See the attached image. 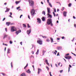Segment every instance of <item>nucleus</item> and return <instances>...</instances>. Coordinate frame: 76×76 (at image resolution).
I'll return each mask as SVG.
<instances>
[{
	"label": "nucleus",
	"mask_w": 76,
	"mask_h": 76,
	"mask_svg": "<svg viewBox=\"0 0 76 76\" xmlns=\"http://www.w3.org/2000/svg\"><path fill=\"white\" fill-rule=\"evenodd\" d=\"M46 41H47V42H49L50 41V40L48 39H47L46 40Z\"/></svg>",
	"instance_id": "obj_31"
},
{
	"label": "nucleus",
	"mask_w": 76,
	"mask_h": 76,
	"mask_svg": "<svg viewBox=\"0 0 76 76\" xmlns=\"http://www.w3.org/2000/svg\"><path fill=\"white\" fill-rule=\"evenodd\" d=\"M71 6H72V4L69 3V4L68 6L69 7H71Z\"/></svg>",
	"instance_id": "obj_30"
},
{
	"label": "nucleus",
	"mask_w": 76,
	"mask_h": 76,
	"mask_svg": "<svg viewBox=\"0 0 76 76\" xmlns=\"http://www.w3.org/2000/svg\"><path fill=\"white\" fill-rule=\"evenodd\" d=\"M42 14L44 15H45V11H43L42 12Z\"/></svg>",
	"instance_id": "obj_27"
},
{
	"label": "nucleus",
	"mask_w": 76,
	"mask_h": 76,
	"mask_svg": "<svg viewBox=\"0 0 76 76\" xmlns=\"http://www.w3.org/2000/svg\"><path fill=\"white\" fill-rule=\"evenodd\" d=\"M7 37V35L6 34L4 35V37L3 39H4V38H6Z\"/></svg>",
	"instance_id": "obj_22"
},
{
	"label": "nucleus",
	"mask_w": 76,
	"mask_h": 76,
	"mask_svg": "<svg viewBox=\"0 0 76 76\" xmlns=\"http://www.w3.org/2000/svg\"><path fill=\"white\" fill-rule=\"evenodd\" d=\"M19 9V7H17V9Z\"/></svg>",
	"instance_id": "obj_59"
},
{
	"label": "nucleus",
	"mask_w": 76,
	"mask_h": 76,
	"mask_svg": "<svg viewBox=\"0 0 76 76\" xmlns=\"http://www.w3.org/2000/svg\"><path fill=\"white\" fill-rule=\"evenodd\" d=\"M7 4V3H4V5H6Z\"/></svg>",
	"instance_id": "obj_55"
},
{
	"label": "nucleus",
	"mask_w": 76,
	"mask_h": 76,
	"mask_svg": "<svg viewBox=\"0 0 76 76\" xmlns=\"http://www.w3.org/2000/svg\"><path fill=\"white\" fill-rule=\"evenodd\" d=\"M61 39H64V37H61Z\"/></svg>",
	"instance_id": "obj_44"
},
{
	"label": "nucleus",
	"mask_w": 76,
	"mask_h": 76,
	"mask_svg": "<svg viewBox=\"0 0 76 76\" xmlns=\"http://www.w3.org/2000/svg\"><path fill=\"white\" fill-rule=\"evenodd\" d=\"M26 72L28 73H31V71L29 70V69H28L26 71Z\"/></svg>",
	"instance_id": "obj_15"
},
{
	"label": "nucleus",
	"mask_w": 76,
	"mask_h": 76,
	"mask_svg": "<svg viewBox=\"0 0 76 76\" xmlns=\"http://www.w3.org/2000/svg\"><path fill=\"white\" fill-rule=\"evenodd\" d=\"M37 19V22H38L39 23H41V20L40 19L38 18Z\"/></svg>",
	"instance_id": "obj_10"
},
{
	"label": "nucleus",
	"mask_w": 76,
	"mask_h": 76,
	"mask_svg": "<svg viewBox=\"0 0 76 76\" xmlns=\"http://www.w3.org/2000/svg\"><path fill=\"white\" fill-rule=\"evenodd\" d=\"M31 45L32 46V48H34H34H35V46L34 45Z\"/></svg>",
	"instance_id": "obj_37"
},
{
	"label": "nucleus",
	"mask_w": 76,
	"mask_h": 76,
	"mask_svg": "<svg viewBox=\"0 0 76 76\" xmlns=\"http://www.w3.org/2000/svg\"><path fill=\"white\" fill-rule=\"evenodd\" d=\"M43 38H45V36H43L42 37Z\"/></svg>",
	"instance_id": "obj_64"
},
{
	"label": "nucleus",
	"mask_w": 76,
	"mask_h": 76,
	"mask_svg": "<svg viewBox=\"0 0 76 76\" xmlns=\"http://www.w3.org/2000/svg\"><path fill=\"white\" fill-rule=\"evenodd\" d=\"M58 49L59 50H62V48H58Z\"/></svg>",
	"instance_id": "obj_32"
},
{
	"label": "nucleus",
	"mask_w": 76,
	"mask_h": 76,
	"mask_svg": "<svg viewBox=\"0 0 76 76\" xmlns=\"http://www.w3.org/2000/svg\"><path fill=\"white\" fill-rule=\"evenodd\" d=\"M29 2V4L30 6H33L34 5V2L32 0H29L28 1Z\"/></svg>",
	"instance_id": "obj_2"
},
{
	"label": "nucleus",
	"mask_w": 76,
	"mask_h": 76,
	"mask_svg": "<svg viewBox=\"0 0 76 76\" xmlns=\"http://www.w3.org/2000/svg\"><path fill=\"white\" fill-rule=\"evenodd\" d=\"M49 6H50V7H53V6H52V5H51L50 2L49 3Z\"/></svg>",
	"instance_id": "obj_23"
},
{
	"label": "nucleus",
	"mask_w": 76,
	"mask_h": 76,
	"mask_svg": "<svg viewBox=\"0 0 76 76\" xmlns=\"http://www.w3.org/2000/svg\"><path fill=\"white\" fill-rule=\"evenodd\" d=\"M73 55H74L75 56H76V55L75 54V53Z\"/></svg>",
	"instance_id": "obj_63"
},
{
	"label": "nucleus",
	"mask_w": 76,
	"mask_h": 76,
	"mask_svg": "<svg viewBox=\"0 0 76 76\" xmlns=\"http://www.w3.org/2000/svg\"><path fill=\"white\" fill-rule=\"evenodd\" d=\"M5 31H6V32H7V28H5Z\"/></svg>",
	"instance_id": "obj_43"
},
{
	"label": "nucleus",
	"mask_w": 76,
	"mask_h": 76,
	"mask_svg": "<svg viewBox=\"0 0 76 76\" xmlns=\"http://www.w3.org/2000/svg\"><path fill=\"white\" fill-rule=\"evenodd\" d=\"M42 71V69H40V68H38V74H39V73L41 72Z\"/></svg>",
	"instance_id": "obj_11"
},
{
	"label": "nucleus",
	"mask_w": 76,
	"mask_h": 76,
	"mask_svg": "<svg viewBox=\"0 0 76 76\" xmlns=\"http://www.w3.org/2000/svg\"><path fill=\"white\" fill-rule=\"evenodd\" d=\"M27 26H27L28 28H30V27H31V26L29 25V24H28Z\"/></svg>",
	"instance_id": "obj_36"
},
{
	"label": "nucleus",
	"mask_w": 76,
	"mask_h": 76,
	"mask_svg": "<svg viewBox=\"0 0 76 76\" xmlns=\"http://www.w3.org/2000/svg\"><path fill=\"white\" fill-rule=\"evenodd\" d=\"M74 26L75 27H76V24H74Z\"/></svg>",
	"instance_id": "obj_54"
},
{
	"label": "nucleus",
	"mask_w": 76,
	"mask_h": 76,
	"mask_svg": "<svg viewBox=\"0 0 76 76\" xmlns=\"http://www.w3.org/2000/svg\"><path fill=\"white\" fill-rule=\"evenodd\" d=\"M6 25L7 26H9V25L10 24V22H7L6 23Z\"/></svg>",
	"instance_id": "obj_14"
},
{
	"label": "nucleus",
	"mask_w": 76,
	"mask_h": 76,
	"mask_svg": "<svg viewBox=\"0 0 76 76\" xmlns=\"http://www.w3.org/2000/svg\"><path fill=\"white\" fill-rule=\"evenodd\" d=\"M14 29H15V27H12L11 28V32H14V31H16V30H15Z\"/></svg>",
	"instance_id": "obj_6"
},
{
	"label": "nucleus",
	"mask_w": 76,
	"mask_h": 76,
	"mask_svg": "<svg viewBox=\"0 0 76 76\" xmlns=\"http://www.w3.org/2000/svg\"><path fill=\"white\" fill-rule=\"evenodd\" d=\"M66 13H67V12H64L63 13L64 16H66Z\"/></svg>",
	"instance_id": "obj_12"
},
{
	"label": "nucleus",
	"mask_w": 76,
	"mask_h": 76,
	"mask_svg": "<svg viewBox=\"0 0 76 76\" xmlns=\"http://www.w3.org/2000/svg\"><path fill=\"white\" fill-rule=\"evenodd\" d=\"M70 71V67H69V70H68V72H69V71Z\"/></svg>",
	"instance_id": "obj_53"
},
{
	"label": "nucleus",
	"mask_w": 76,
	"mask_h": 76,
	"mask_svg": "<svg viewBox=\"0 0 76 76\" xmlns=\"http://www.w3.org/2000/svg\"><path fill=\"white\" fill-rule=\"evenodd\" d=\"M10 49H9V48H8V49L7 53H10Z\"/></svg>",
	"instance_id": "obj_19"
},
{
	"label": "nucleus",
	"mask_w": 76,
	"mask_h": 76,
	"mask_svg": "<svg viewBox=\"0 0 76 76\" xmlns=\"http://www.w3.org/2000/svg\"><path fill=\"white\" fill-rule=\"evenodd\" d=\"M55 65L56 66V67H58V65H57V64H55Z\"/></svg>",
	"instance_id": "obj_45"
},
{
	"label": "nucleus",
	"mask_w": 76,
	"mask_h": 76,
	"mask_svg": "<svg viewBox=\"0 0 76 76\" xmlns=\"http://www.w3.org/2000/svg\"><path fill=\"white\" fill-rule=\"evenodd\" d=\"M54 12H56V9H54Z\"/></svg>",
	"instance_id": "obj_47"
},
{
	"label": "nucleus",
	"mask_w": 76,
	"mask_h": 76,
	"mask_svg": "<svg viewBox=\"0 0 76 76\" xmlns=\"http://www.w3.org/2000/svg\"><path fill=\"white\" fill-rule=\"evenodd\" d=\"M31 32V29H30L29 30H27V33L28 35H29Z\"/></svg>",
	"instance_id": "obj_9"
},
{
	"label": "nucleus",
	"mask_w": 76,
	"mask_h": 76,
	"mask_svg": "<svg viewBox=\"0 0 76 76\" xmlns=\"http://www.w3.org/2000/svg\"><path fill=\"white\" fill-rule=\"evenodd\" d=\"M36 54L37 55L38 54H39V49H38L37 50V51L36 52Z\"/></svg>",
	"instance_id": "obj_21"
},
{
	"label": "nucleus",
	"mask_w": 76,
	"mask_h": 76,
	"mask_svg": "<svg viewBox=\"0 0 76 76\" xmlns=\"http://www.w3.org/2000/svg\"><path fill=\"white\" fill-rule=\"evenodd\" d=\"M28 66V64H27L26 66L24 67V69H26V68Z\"/></svg>",
	"instance_id": "obj_26"
},
{
	"label": "nucleus",
	"mask_w": 76,
	"mask_h": 76,
	"mask_svg": "<svg viewBox=\"0 0 76 76\" xmlns=\"http://www.w3.org/2000/svg\"><path fill=\"white\" fill-rule=\"evenodd\" d=\"M15 3L17 4H18V3H19V1H16L15 2Z\"/></svg>",
	"instance_id": "obj_28"
},
{
	"label": "nucleus",
	"mask_w": 76,
	"mask_h": 76,
	"mask_svg": "<svg viewBox=\"0 0 76 76\" xmlns=\"http://www.w3.org/2000/svg\"><path fill=\"white\" fill-rule=\"evenodd\" d=\"M42 21H45V18H44V17H43L42 18Z\"/></svg>",
	"instance_id": "obj_20"
},
{
	"label": "nucleus",
	"mask_w": 76,
	"mask_h": 76,
	"mask_svg": "<svg viewBox=\"0 0 76 76\" xmlns=\"http://www.w3.org/2000/svg\"><path fill=\"white\" fill-rule=\"evenodd\" d=\"M37 43L40 45H42V41L41 40H38L37 41Z\"/></svg>",
	"instance_id": "obj_5"
},
{
	"label": "nucleus",
	"mask_w": 76,
	"mask_h": 76,
	"mask_svg": "<svg viewBox=\"0 0 76 76\" xmlns=\"http://www.w3.org/2000/svg\"><path fill=\"white\" fill-rule=\"evenodd\" d=\"M10 15H9L8 16L9 17H10V18H12V16H11L12 15V13L10 12Z\"/></svg>",
	"instance_id": "obj_17"
},
{
	"label": "nucleus",
	"mask_w": 76,
	"mask_h": 76,
	"mask_svg": "<svg viewBox=\"0 0 76 76\" xmlns=\"http://www.w3.org/2000/svg\"><path fill=\"white\" fill-rule=\"evenodd\" d=\"M47 1L48 3H50V2H49V0H47Z\"/></svg>",
	"instance_id": "obj_57"
},
{
	"label": "nucleus",
	"mask_w": 76,
	"mask_h": 76,
	"mask_svg": "<svg viewBox=\"0 0 76 76\" xmlns=\"http://www.w3.org/2000/svg\"><path fill=\"white\" fill-rule=\"evenodd\" d=\"M64 9V7H63L62 10L63 11Z\"/></svg>",
	"instance_id": "obj_46"
},
{
	"label": "nucleus",
	"mask_w": 76,
	"mask_h": 76,
	"mask_svg": "<svg viewBox=\"0 0 76 76\" xmlns=\"http://www.w3.org/2000/svg\"><path fill=\"white\" fill-rule=\"evenodd\" d=\"M23 27H24V28H26V25L23 24Z\"/></svg>",
	"instance_id": "obj_25"
},
{
	"label": "nucleus",
	"mask_w": 76,
	"mask_h": 76,
	"mask_svg": "<svg viewBox=\"0 0 76 76\" xmlns=\"http://www.w3.org/2000/svg\"><path fill=\"white\" fill-rule=\"evenodd\" d=\"M5 19H6V18H4V19L2 20V21H4V20H5Z\"/></svg>",
	"instance_id": "obj_48"
},
{
	"label": "nucleus",
	"mask_w": 76,
	"mask_h": 76,
	"mask_svg": "<svg viewBox=\"0 0 76 76\" xmlns=\"http://www.w3.org/2000/svg\"><path fill=\"white\" fill-rule=\"evenodd\" d=\"M10 9L9 8H7L6 11H5V12H7L9 11Z\"/></svg>",
	"instance_id": "obj_16"
},
{
	"label": "nucleus",
	"mask_w": 76,
	"mask_h": 76,
	"mask_svg": "<svg viewBox=\"0 0 76 76\" xmlns=\"http://www.w3.org/2000/svg\"><path fill=\"white\" fill-rule=\"evenodd\" d=\"M53 54H55V55H56V53L55 52H53Z\"/></svg>",
	"instance_id": "obj_56"
},
{
	"label": "nucleus",
	"mask_w": 76,
	"mask_h": 76,
	"mask_svg": "<svg viewBox=\"0 0 76 76\" xmlns=\"http://www.w3.org/2000/svg\"><path fill=\"white\" fill-rule=\"evenodd\" d=\"M60 53L59 52H58V54H57V56H60Z\"/></svg>",
	"instance_id": "obj_38"
},
{
	"label": "nucleus",
	"mask_w": 76,
	"mask_h": 76,
	"mask_svg": "<svg viewBox=\"0 0 76 76\" xmlns=\"http://www.w3.org/2000/svg\"><path fill=\"white\" fill-rule=\"evenodd\" d=\"M1 74H2V75H3V76H5V75H6V74H4V73H2Z\"/></svg>",
	"instance_id": "obj_40"
},
{
	"label": "nucleus",
	"mask_w": 76,
	"mask_h": 76,
	"mask_svg": "<svg viewBox=\"0 0 76 76\" xmlns=\"http://www.w3.org/2000/svg\"><path fill=\"white\" fill-rule=\"evenodd\" d=\"M69 67H72V66L70 65H69Z\"/></svg>",
	"instance_id": "obj_61"
},
{
	"label": "nucleus",
	"mask_w": 76,
	"mask_h": 76,
	"mask_svg": "<svg viewBox=\"0 0 76 76\" xmlns=\"http://www.w3.org/2000/svg\"><path fill=\"white\" fill-rule=\"evenodd\" d=\"M60 38H57V40H60Z\"/></svg>",
	"instance_id": "obj_50"
},
{
	"label": "nucleus",
	"mask_w": 76,
	"mask_h": 76,
	"mask_svg": "<svg viewBox=\"0 0 76 76\" xmlns=\"http://www.w3.org/2000/svg\"><path fill=\"white\" fill-rule=\"evenodd\" d=\"M51 23H52V19L50 18L48 19L47 22V24L49 25H50Z\"/></svg>",
	"instance_id": "obj_3"
},
{
	"label": "nucleus",
	"mask_w": 76,
	"mask_h": 76,
	"mask_svg": "<svg viewBox=\"0 0 76 76\" xmlns=\"http://www.w3.org/2000/svg\"><path fill=\"white\" fill-rule=\"evenodd\" d=\"M53 13L54 15V16L55 17H56V14H55V13L54 12H53Z\"/></svg>",
	"instance_id": "obj_35"
},
{
	"label": "nucleus",
	"mask_w": 76,
	"mask_h": 76,
	"mask_svg": "<svg viewBox=\"0 0 76 76\" xmlns=\"http://www.w3.org/2000/svg\"><path fill=\"white\" fill-rule=\"evenodd\" d=\"M22 16H23V15H21L20 17V18H21V17H22Z\"/></svg>",
	"instance_id": "obj_52"
},
{
	"label": "nucleus",
	"mask_w": 76,
	"mask_h": 76,
	"mask_svg": "<svg viewBox=\"0 0 76 76\" xmlns=\"http://www.w3.org/2000/svg\"><path fill=\"white\" fill-rule=\"evenodd\" d=\"M65 58H66V59H68V60H70L71 58H72V57L70 56H65Z\"/></svg>",
	"instance_id": "obj_7"
},
{
	"label": "nucleus",
	"mask_w": 76,
	"mask_h": 76,
	"mask_svg": "<svg viewBox=\"0 0 76 76\" xmlns=\"http://www.w3.org/2000/svg\"><path fill=\"white\" fill-rule=\"evenodd\" d=\"M20 44L22 45V42H21L20 43Z\"/></svg>",
	"instance_id": "obj_51"
},
{
	"label": "nucleus",
	"mask_w": 76,
	"mask_h": 76,
	"mask_svg": "<svg viewBox=\"0 0 76 76\" xmlns=\"http://www.w3.org/2000/svg\"><path fill=\"white\" fill-rule=\"evenodd\" d=\"M47 10H48V14H47V16H49L48 17V18H52V15H50V8H47Z\"/></svg>",
	"instance_id": "obj_1"
},
{
	"label": "nucleus",
	"mask_w": 76,
	"mask_h": 76,
	"mask_svg": "<svg viewBox=\"0 0 76 76\" xmlns=\"http://www.w3.org/2000/svg\"><path fill=\"white\" fill-rule=\"evenodd\" d=\"M46 69H48V70H49V68H48V67L47 66H46Z\"/></svg>",
	"instance_id": "obj_39"
},
{
	"label": "nucleus",
	"mask_w": 76,
	"mask_h": 76,
	"mask_svg": "<svg viewBox=\"0 0 76 76\" xmlns=\"http://www.w3.org/2000/svg\"><path fill=\"white\" fill-rule=\"evenodd\" d=\"M73 18H74V19H76V17L74 16H73Z\"/></svg>",
	"instance_id": "obj_58"
},
{
	"label": "nucleus",
	"mask_w": 76,
	"mask_h": 76,
	"mask_svg": "<svg viewBox=\"0 0 76 76\" xmlns=\"http://www.w3.org/2000/svg\"><path fill=\"white\" fill-rule=\"evenodd\" d=\"M35 10H34V9H32L31 10V15H32V16H34V14H35Z\"/></svg>",
	"instance_id": "obj_4"
},
{
	"label": "nucleus",
	"mask_w": 76,
	"mask_h": 76,
	"mask_svg": "<svg viewBox=\"0 0 76 76\" xmlns=\"http://www.w3.org/2000/svg\"><path fill=\"white\" fill-rule=\"evenodd\" d=\"M50 39L51 41V42H53V38L51 37L50 38Z\"/></svg>",
	"instance_id": "obj_24"
},
{
	"label": "nucleus",
	"mask_w": 76,
	"mask_h": 76,
	"mask_svg": "<svg viewBox=\"0 0 76 76\" xmlns=\"http://www.w3.org/2000/svg\"><path fill=\"white\" fill-rule=\"evenodd\" d=\"M19 33V31H17L16 32V34H17V35H18Z\"/></svg>",
	"instance_id": "obj_33"
},
{
	"label": "nucleus",
	"mask_w": 76,
	"mask_h": 76,
	"mask_svg": "<svg viewBox=\"0 0 76 76\" xmlns=\"http://www.w3.org/2000/svg\"><path fill=\"white\" fill-rule=\"evenodd\" d=\"M11 65L12 68H13V63H12V62H11Z\"/></svg>",
	"instance_id": "obj_29"
},
{
	"label": "nucleus",
	"mask_w": 76,
	"mask_h": 76,
	"mask_svg": "<svg viewBox=\"0 0 76 76\" xmlns=\"http://www.w3.org/2000/svg\"><path fill=\"white\" fill-rule=\"evenodd\" d=\"M63 72V70H61L60 71V73H61Z\"/></svg>",
	"instance_id": "obj_60"
},
{
	"label": "nucleus",
	"mask_w": 76,
	"mask_h": 76,
	"mask_svg": "<svg viewBox=\"0 0 76 76\" xmlns=\"http://www.w3.org/2000/svg\"><path fill=\"white\" fill-rule=\"evenodd\" d=\"M10 43L11 44H12V43H13V42H12V41H10Z\"/></svg>",
	"instance_id": "obj_34"
},
{
	"label": "nucleus",
	"mask_w": 76,
	"mask_h": 76,
	"mask_svg": "<svg viewBox=\"0 0 76 76\" xmlns=\"http://www.w3.org/2000/svg\"><path fill=\"white\" fill-rule=\"evenodd\" d=\"M20 76H26L25 73H22L20 75Z\"/></svg>",
	"instance_id": "obj_13"
},
{
	"label": "nucleus",
	"mask_w": 76,
	"mask_h": 76,
	"mask_svg": "<svg viewBox=\"0 0 76 76\" xmlns=\"http://www.w3.org/2000/svg\"><path fill=\"white\" fill-rule=\"evenodd\" d=\"M45 62L48 65V66H50V64L48 62V60L47 59H45Z\"/></svg>",
	"instance_id": "obj_8"
},
{
	"label": "nucleus",
	"mask_w": 76,
	"mask_h": 76,
	"mask_svg": "<svg viewBox=\"0 0 76 76\" xmlns=\"http://www.w3.org/2000/svg\"><path fill=\"white\" fill-rule=\"evenodd\" d=\"M3 45H4L5 46H7V44L3 43Z\"/></svg>",
	"instance_id": "obj_41"
},
{
	"label": "nucleus",
	"mask_w": 76,
	"mask_h": 76,
	"mask_svg": "<svg viewBox=\"0 0 76 76\" xmlns=\"http://www.w3.org/2000/svg\"><path fill=\"white\" fill-rule=\"evenodd\" d=\"M46 52V51H45L44 50H42V53H43V56H44V54Z\"/></svg>",
	"instance_id": "obj_18"
},
{
	"label": "nucleus",
	"mask_w": 76,
	"mask_h": 76,
	"mask_svg": "<svg viewBox=\"0 0 76 76\" xmlns=\"http://www.w3.org/2000/svg\"><path fill=\"white\" fill-rule=\"evenodd\" d=\"M69 53H68L65 55L66 56H69Z\"/></svg>",
	"instance_id": "obj_49"
},
{
	"label": "nucleus",
	"mask_w": 76,
	"mask_h": 76,
	"mask_svg": "<svg viewBox=\"0 0 76 76\" xmlns=\"http://www.w3.org/2000/svg\"><path fill=\"white\" fill-rule=\"evenodd\" d=\"M59 10L58 9L57 10V12H59Z\"/></svg>",
	"instance_id": "obj_62"
},
{
	"label": "nucleus",
	"mask_w": 76,
	"mask_h": 76,
	"mask_svg": "<svg viewBox=\"0 0 76 76\" xmlns=\"http://www.w3.org/2000/svg\"><path fill=\"white\" fill-rule=\"evenodd\" d=\"M50 24L51 26H53V23H50Z\"/></svg>",
	"instance_id": "obj_42"
}]
</instances>
